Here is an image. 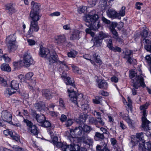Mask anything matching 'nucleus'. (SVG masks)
<instances>
[{
  "mask_svg": "<svg viewBox=\"0 0 151 151\" xmlns=\"http://www.w3.org/2000/svg\"><path fill=\"white\" fill-rule=\"evenodd\" d=\"M98 18V15L96 14L93 15L88 14L86 15L85 21L86 23V24L89 27L85 30L86 33L90 34L92 32L91 30H95L100 27V23L96 21Z\"/></svg>",
  "mask_w": 151,
  "mask_h": 151,
  "instance_id": "f257e3e1",
  "label": "nucleus"
},
{
  "mask_svg": "<svg viewBox=\"0 0 151 151\" xmlns=\"http://www.w3.org/2000/svg\"><path fill=\"white\" fill-rule=\"evenodd\" d=\"M140 75H137L135 71L131 70L129 71V76L132 79V86L136 88H138L140 86L144 87L145 86L144 79L141 75V70L139 71Z\"/></svg>",
  "mask_w": 151,
  "mask_h": 151,
  "instance_id": "f03ea898",
  "label": "nucleus"
},
{
  "mask_svg": "<svg viewBox=\"0 0 151 151\" xmlns=\"http://www.w3.org/2000/svg\"><path fill=\"white\" fill-rule=\"evenodd\" d=\"M39 53L42 57L48 58L50 64L58 61V56L53 50L50 51L48 49L41 46Z\"/></svg>",
  "mask_w": 151,
  "mask_h": 151,
  "instance_id": "7ed1b4c3",
  "label": "nucleus"
},
{
  "mask_svg": "<svg viewBox=\"0 0 151 151\" xmlns=\"http://www.w3.org/2000/svg\"><path fill=\"white\" fill-rule=\"evenodd\" d=\"M68 88L67 91L68 92V95L70 97V99L71 101L75 104H78L77 100L78 99V98L80 97V99L81 98L82 100H83L82 97L83 95L82 94H78L76 93V88L75 86V87H73L70 85L68 86L67 87Z\"/></svg>",
  "mask_w": 151,
  "mask_h": 151,
  "instance_id": "20e7f679",
  "label": "nucleus"
},
{
  "mask_svg": "<svg viewBox=\"0 0 151 151\" xmlns=\"http://www.w3.org/2000/svg\"><path fill=\"white\" fill-rule=\"evenodd\" d=\"M16 38L15 33L6 37V43L8 49L10 50H15L17 48L15 45Z\"/></svg>",
  "mask_w": 151,
  "mask_h": 151,
  "instance_id": "39448f33",
  "label": "nucleus"
},
{
  "mask_svg": "<svg viewBox=\"0 0 151 151\" xmlns=\"http://www.w3.org/2000/svg\"><path fill=\"white\" fill-rule=\"evenodd\" d=\"M23 122L27 126V129L29 132L34 135H37L39 130L35 125H33L32 123L29 120L24 119Z\"/></svg>",
  "mask_w": 151,
  "mask_h": 151,
  "instance_id": "423d86ee",
  "label": "nucleus"
},
{
  "mask_svg": "<svg viewBox=\"0 0 151 151\" xmlns=\"http://www.w3.org/2000/svg\"><path fill=\"white\" fill-rule=\"evenodd\" d=\"M143 116L142 117V127L145 130H147L151 129V123L148 120L146 117L147 115V112L146 110H142Z\"/></svg>",
  "mask_w": 151,
  "mask_h": 151,
  "instance_id": "0eeeda50",
  "label": "nucleus"
},
{
  "mask_svg": "<svg viewBox=\"0 0 151 151\" xmlns=\"http://www.w3.org/2000/svg\"><path fill=\"white\" fill-rule=\"evenodd\" d=\"M10 87L11 88H7L6 89V93L11 95L14 93L16 90L19 88V82L16 80L12 81L10 84Z\"/></svg>",
  "mask_w": 151,
  "mask_h": 151,
  "instance_id": "6e6552de",
  "label": "nucleus"
},
{
  "mask_svg": "<svg viewBox=\"0 0 151 151\" xmlns=\"http://www.w3.org/2000/svg\"><path fill=\"white\" fill-rule=\"evenodd\" d=\"M144 138L143 133L142 132L137 133L136 137H132L129 143L130 145L133 147L138 144L139 141L143 140Z\"/></svg>",
  "mask_w": 151,
  "mask_h": 151,
  "instance_id": "1a4fd4ad",
  "label": "nucleus"
},
{
  "mask_svg": "<svg viewBox=\"0 0 151 151\" xmlns=\"http://www.w3.org/2000/svg\"><path fill=\"white\" fill-rule=\"evenodd\" d=\"M70 134L72 137L71 138L73 139L76 137H78L84 135L82 127L79 126L78 127H76L74 129H71L70 130Z\"/></svg>",
  "mask_w": 151,
  "mask_h": 151,
  "instance_id": "9d476101",
  "label": "nucleus"
},
{
  "mask_svg": "<svg viewBox=\"0 0 151 151\" xmlns=\"http://www.w3.org/2000/svg\"><path fill=\"white\" fill-rule=\"evenodd\" d=\"M24 63L25 67H29L33 63V60L30 54L27 52H25L23 57Z\"/></svg>",
  "mask_w": 151,
  "mask_h": 151,
  "instance_id": "9b49d317",
  "label": "nucleus"
},
{
  "mask_svg": "<svg viewBox=\"0 0 151 151\" xmlns=\"http://www.w3.org/2000/svg\"><path fill=\"white\" fill-rule=\"evenodd\" d=\"M1 116L4 121L9 123L11 121L12 117V114L7 110L3 111L2 112Z\"/></svg>",
  "mask_w": 151,
  "mask_h": 151,
  "instance_id": "f8f14e48",
  "label": "nucleus"
},
{
  "mask_svg": "<svg viewBox=\"0 0 151 151\" xmlns=\"http://www.w3.org/2000/svg\"><path fill=\"white\" fill-rule=\"evenodd\" d=\"M38 21H31L30 22L29 29V32L32 34L33 32H37L39 29L38 25Z\"/></svg>",
  "mask_w": 151,
  "mask_h": 151,
  "instance_id": "ddd939ff",
  "label": "nucleus"
},
{
  "mask_svg": "<svg viewBox=\"0 0 151 151\" xmlns=\"http://www.w3.org/2000/svg\"><path fill=\"white\" fill-rule=\"evenodd\" d=\"M55 39L58 44L64 46L67 45V42L64 35H58L56 37Z\"/></svg>",
  "mask_w": 151,
  "mask_h": 151,
  "instance_id": "4468645a",
  "label": "nucleus"
},
{
  "mask_svg": "<svg viewBox=\"0 0 151 151\" xmlns=\"http://www.w3.org/2000/svg\"><path fill=\"white\" fill-rule=\"evenodd\" d=\"M79 147L76 145L70 144V145H65L63 147L62 151H77Z\"/></svg>",
  "mask_w": 151,
  "mask_h": 151,
  "instance_id": "2eb2a0df",
  "label": "nucleus"
},
{
  "mask_svg": "<svg viewBox=\"0 0 151 151\" xmlns=\"http://www.w3.org/2000/svg\"><path fill=\"white\" fill-rule=\"evenodd\" d=\"M98 87L100 88L106 89L108 86V83L104 80L98 79L97 80Z\"/></svg>",
  "mask_w": 151,
  "mask_h": 151,
  "instance_id": "dca6fc26",
  "label": "nucleus"
},
{
  "mask_svg": "<svg viewBox=\"0 0 151 151\" xmlns=\"http://www.w3.org/2000/svg\"><path fill=\"white\" fill-rule=\"evenodd\" d=\"M106 13L108 17L111 18H114L119 17V14L115 10L112 9H109Z\"/></svg>",
  "mask_w": 151,
  "mask_h": 151,
  "instance_id": "f3484780",
  "label": "nucleus"
},
{
  "mask_svg": "<svg viewBox=\"0 0 151 151\" xmlns=\"http://www.w3.org/2000/svg\"><path fill=\"white\" fill-rule=\"evenodd\" d=\"M133 52L132 50L127 51L124 57V58L127 60V62L130 64H131L133 60L132 59V57Z\"/></svg>",
  "mask_w": 151,
  "mask_h": 151,
  "instance_id": "a211bd4d",
  "label": "nucleus"
},
{
  "mask_svg": "<svg viewBox=\"0 0 151 151\" xmlns=\"http://www.w3.org/2000/svg\"><path fill=\"white\" fill-rule=\"evenodd\" d=\"M30 17L32 21H38L40 18L41 15H40V12L30 11Z\"/></svg>",
  "mask_w": 151,
  "mask_h": 151,
  "instance_id": "6ab92c4d",
  "label": "nucleus"
},
{
  "mask_svg": "<svg viewBox=\"0 0 151 151\" xmlns=\"http://www.w3.org/2000/svg\"><path fill=\"white\" fill-rule=\"evenodd\" d=\"M61 77L63 79L66 84L68 86L69 85L72 86L73 87H75V85L74 83V81L73 82L71 81L70 77L64 75L61 76Z\"/></svg>",
  "mask_w": 151,
  "mask_h": 151,
  "instance_id": "aec40b11",
  "label": "nucleus"
},
{
  "mask_svg": "<svg viewBox=\"0 0 151 151\" xmlns=\"http://www.w3.org/2000/svg\"><path fill=\"white\" fill-rule=\"evenodd\" d=\"M61 77L63 79L66 84L68 86L69 85L72 86L73 87H75V85L74 83V81L73 82L71 81L70 77L64 75L61 76Z\"/></svg>",
  "mask_w": 151,
  "mask_h": 151,
  "instance_id": "412c9836",
  "label": "nucleus"
},
{
  "mask_svg": "<svg viewBox=\"0 0 151 151\" xmlns=\"http://www.w3.org/2000/svg\"><path fill=\"white\" fill-rule=\"evenodd\" d=\"M61 77L63 79L66 84L68 86L69 85L72 86L73 87H75V85L74 83V81L73 82L71 81L70 77L64 75L61 76Z\"/></svg>",
  "mask_w": 151,
  "mask_h": 151,
  "instance_id": "4be33fe9",
  "label": "nucleus"
},
{
  "mask_svg": "<svg viewBox=\"0 0 151 151\" xmlns=\"http://www.w3.org/2000/svg\"><path fill=\"white\" fill-rule=\"evenodd\" d=\"M61 77L63 79L66 84L68 86L69 85L72 86L73 87H75V85L74 83V81L73 82L71 81L70 77L64 75L61 76Z\"/></svg>",
  "mask_w": 151,
  "mask_h": 151,
  "instance_id": "5701e85b",
  "label": "nucleus"
},
{
  "mask_svg": "<svg viewBox=\"0 0 151 151\" xmlns=\"http://www.w3.org/2000/svg\"><path fill=\"white\" fill-rule=\"evenodd\" d=\"M88 116L86 114H83L80 116L79 119L76 121L79 125H82L86 122L88 118Z\"/></svg>",
  "mask_w": 151,
  "mask_h": 151,
  "instance_id": "b1692460",
  "label": "nucleus"
},
{
  "mask_svg": "<svg viewBox=\"0 0 151 151\" xmlns=\"http://www.w3.org/2000/svg\"><path fill=\"white\" fill-rule=\"evenodd\" d=\"M42 96L47 99H50L52 97V92L48 89L43 90L42 91Z\"/></svg>",
  "mask_w": 151,
  "mask_h": 151,
  "instance_id": "393cba45",
  "label": "nucleus"
},
{
  "mask_svg": "<svg viewBox=\"0 0 151 151\" xmlns=\"http://www.w3.org/2000/svg\"><path fill=\"white\" fill-rule=\"evenodd\" d=\"M79 98H78V99L77 100V102L78 104H75L76 105H77V106L78 107H80L79 104H80V105L81 106V108L82 110L83 111H85L88 110L89 108V105L87 104H83V103L82 102L83 101H84V100H83L82 101V103H81V102L80 101V100H79ZM79 99L80 98H79Z\"/></svg>",
  "mask_w": 151,
  "mask_h": 151,
  "instance_id": "a878e982",
  "label": "nucleus"
},
{
  "mask_svg": "<svg viewBox=\"0 0 151 151\" xmlns=\"http://www.w3.org/2000/svg\"><path fill=\"white\" fill-rule=\"evenodd\" d=\"M32 9L31 11L34 12H40V4L34 2L32 1L31 2Z\"/></svg>",
  "mask_w": 151,
  "mask_h": 151,
  "instance_id": "bb28decb",
  "label": "nucleus"
},
{
  "mask_svg": "<svg viewBox=\"0 0 151 151\" xmlns=\"http://www.w3.org/2000/svg\"><path fill=\"white\" fill-rule=\"evenodd\" d=\"M37 122L39 123V125L41 126V125H42V123L45 120L46 118L44 115H40L39 114L35 118Z\"/></svg>",
  "mask_w": 151,
  "mask_h": 151,
  "instance_id": "cd10ccee",
  "label": "nucleus"
},
{
  "mask_svg": "<svg viewBox=\"0 0 151 151\" xmlns=\"http://www.w3.org/2000/svg\"><path fill=\"white\" fill-rule=\"evenodd\" d=\"M104 138L103 134L100 133L99 132H95L94 139L96 141H101Z\"/></svg>",
  "mask_w": 151,
  "mask_h": 151,
  "instance_id": "c85d7f7f",
  "label": "nucleus"
},
{
  "mask_svg": "<svg viewBox=\"0 0 151 151\" xmlns=\"http://www.w3.org/2000/svg\"><path fill=\"white\" fill-rule=\"evenodd\" d=\"M80 33V32L78 30L75 31L71 35L70 37V40H78L79 39V34Z\"/></svg>",
  "mask_w": 151,
  "mask_h": 151,
  "instance_id": "c756f323",
  "label": "nucleus"
},
{
  "mask_svg": "<svg viewBox=\"0 0 151 151\" xmlns=\"http://www.w3.org/2000/svg\"><path fill=\"white\" fill-rule=\"evenodd\" d=\"M83 141L84 143L90 146L92 145L93 140V139L89 137H86L83 139Z\"/></svg>",
  "mask_w": 151,
  "mask_h": 151,
  "instance_id": "7c9ffc66",
  "label": "nucleus"
},
{
  "mask_svg": "<svg viewBox=\"0 0 151 151\" xmlns=\"http://www.w3.org/2000/svg\"><path fill=\"white\" fill-rule=\"evenodd\" d=\"M6 9L8 11L9 14H12L15 12V10L11 4H8L6 6Z\"/></svg>",
  "mask_w": 151,
  "mask_h": 151,
  "instance_id": "2f4dec72",
  "label": "nucleus"
},
{
  "mask_svg": "<svg viewBox=\"0 0 151 151\" xmlns=\"http://www.w3.org/2000/svg\"><path fill=\"white\" fill-rule=\"evenodd\" d=\"M91 58L97 63H100L101 62L100 57L99 56V55L97 53H93Z\"/></svg>",
  "mask_w": 151,
  "mask_h": 151,
  "instance_id": "473e14b6",
  "label": "nucleus"
},
{
  "mask_svg": "<svg viewBox=\"0 0 151 151\" xmlns=\"http://www.w3.org/2000/svg\"><path fill=\"white\" fill-rule=\"evenodd\" d=\"M97 37V38L102 40L104 38H108L109 36L107 33H106L102 32H100L99 33V35Z\"/></svg>",
  "mask_w": 151,
  "mask_h": 151,
  "instance_id": "72a5a7b5",
  "label": "nucleus"
},
{
  "mask_svg": "<svg viewBox=\"0 0 151 151\" xmlns=\"http://www.w3.org/2000/svg\"><path fill=\"white\" fill-rule=\"evenodd\" d=\"M1 68L3 71H6L9 72L11 70V68L7 64H3L1 66Z\"/></svg>",
  "mask_w": 151,
  "mask_h": 151,
  "instance_id": "f704fd0d",
  "label": "nucleus"
},
{
  "mask_svg": "<svg viewBox=\"0 0 151 151\" xmlns=\"http://www.w3.org/2000/svg\"><path fill=\"white\" fill-rule=\"evenodd\" d=\"M96 149L97 151H110L108 148L104 146L98 145L96 146Z\"/></svg>",
  "mask_w": 151,
  "mask_h": 151,
  "instance_id": "c9c22d12",
  "label": "nucleus"
},
{
  "mask_svg": "<svg viewBox=\"0 0 151 151\" xmlns=\"http://www.w3.org/2000/svg\"><path fill=\"white\" fill-rule=\"evenodd\" d=\"M13 65L14 70L20 68L23 65L22 62V61H20L17 62H14Z\"/></svg>",
  "mask_w": 151,
  "mask_h": 151,
  "instance_id": "e433bc0d",
  "label": "nucleus"
},
{
  "mask_svg": "<svg viewBox=\"0 0 151 151\" xmlns=\"http://www.w3.org/2000/svg\"><path fill=\"white\" fill-rule=\"evenodd\" d=\"M82 129L84 134L85 133L88 134L92 130L91 127L86 125H84L82 127Z\"/></svg>",
  "mask_w": 151,
  "mask_h": 151,
  "instance_id": "4c0bfd02",
  "label": "nucleus"
},
{
  "mask_svg": "<svg viewBox=\"0 0 151 151\" xmlns=\"http://www.w3.org/2000/svg\"><path fill=\"white\" fill-rule=\"evenodd\" d=\"M148 34V32L146 29H145L143 30L140 34V36L142 38L141 41H143L147 37Z\"/></svg>",
  "mask_w": 151,
  "mask_h": 151,
  "instance_id": "58836bf2",
  "label": "nucleus"
},
{
  "mask_svg": "<svg viewBox=\"0 0 151 151\" xmlns=\"http://www.w3.org/2000/svg\"><path fill=\"white\" fill-rule=\"evenodd\" d=\"M35 106L37 110L40 111L41 110L42 108L44 107V105L42 102L40 101L37 103L35 104Z\"/></svg>",
  "mask_w": 151,
  "mask_h": 151,
  "instance_id": "ea45409f",
  "label": "nucleus"
},
{
  "mask_svg": "<svg viewBox=\"0 0 151 151\" xmlns=\"http://www.w3.org/2000/svg\"><path fill=\"white\" fill-rule=\"evenodd\" d=\"M150 105V102H147L145 104L141 106L140 109L141 110H146L148 108Z\"/></svg>",
  "mask_w": 151,
  "mask_h": 151,
  "instance_id": "a19ab883",
  "label": "nucleus"
},
{
  "mask_svg": "<svg viewBox=\"0 0 151 151\" xmlns=\"http://www.w3.org/2000/svg\"><path fill=\"white\" fill-rule=\"evenodd\" d=\"M94 39L95 41L94 42V45L96 46L97 47L100 46L101 44V42L100 41L101 40L97 39L96 36L94 38Z\"/></svg>",
  "mask_w": 151,
  "mask_h": 151,
  "instance_id": "79ce46f5",
  "label": "nucleus"
},
{
  "mask_svg": "<svg viewBox=\"0 0 151 151\" xmlns=\"http://www.w3.org/2000/svg\"><path fill=\"white\" fill-rule=\"evenodd\" d=\"M145 151L146 150L148 151H151V143L149 142H147L145 143Z\"/></svg>",
  "mask_w": 151,
  "mask_h": 151,
  "instance_id": "37998d69",
  "label": "nucleus"
},
{
  "mask_svg": "<svg viewBox=\"0 0 151 151\" xmlns=\"http://www.w3.org/2000/svg\"><path fill=\"white\" fill-rule=\"evenodd\" d=\"M10 136L14 140L17 141L19 139V137L18 134H16L15 132L11 133Z\"/></svg>",
  "mask_w": 151,
  "mask_h": 151,
  "instance_id": "c03bdc74",
  "label": "nucleus"
},
{
  "mask_svg": "<svg viewBox=\"0 0 151 151\" xmlns=\"http://www.w3.org/2000/svg\"><path fill=\"white\" fill-rule=\"evenodd\" d=\"M42 124H43L41 125V126L46 128L50 127L51 126L50 123L49 121L46 120V119L44 121Z\"/></svg>",
  "mask_w": 151,
  "mask_h": 151,
  "instance_id": "a18cd8bd",
  "label": "nucleus"
},
{
  "mask_svg": "<svg viewBox=\"0 0 151 151\" xmlns=\"http://www.w3.org/2000/svg\"><path fill=\"white\" fill-rule=\"evenodd\" d=\"M77 54V52L75 51H71L68 53V57L71 58H75Z\"/></svg>",
  "mask_w": 151,
  "mask_h": 151,
  "instance_id": "49530a36",
  "label": "nucleus"
},
{
  "mask_svg": "<svg viewBox=\"0 0 151 151\" xmlns=\"http://www.w3.org/2000/svg\"><path fill=\"white\" fill-rule=\"evenodd\" d=\"M125 6H122L121 9L120 10L119 13H118L119 14V17L121 16H124L125 14Z\"/></svg>",
  "mask_w": 151,
  "mask_h": 151,
  "instance_id": "de8ad7c7",
  "label": "nucleus"
},
{
  "mask_svg": "<svg viewBox=\"0 0 151 151\" xmlns=\"http://www.w3.org/2000/svg\"><path fill=\"white\" fill-rule=\"evenodd\" d=\"M112 40L111 39H109L107 40V47L111 50L113 47L112 43Z\"/></svg>",
  "mask_w": 151,
  "mask_h": 151,
  "instance_id": "09e8293b",
  "label": "nucleus"
},
{
  "mask_svg": "<svg viewBox=\"0 0 151 151\" xmlns=\"http://www.w3.org/2000/svg\"><path fill=\"white\" fill-rule=\"evenodd\" d=\"M60 106L63 108H65V105L62 98H60L59 101Z\"/></svg>",
  "mask_w": 151,
  "mask_h": 151,
  "instance_id": "8fccbe9b",
  "label": "nucleus"
},
{
  "mask_svg": "<svg viewBox=\"0 0 151 151\" xmlns=\"http://www.w3.org/2000/svg\"><path fill=\"white\" fill-rule=\"evenodd\" d=\"M101 97V96H96V99H93V103L99 104L100 103Z\"/></svg>",
  "mask_w": 151,
  "mask_h": 151,
  "instance_id": "3c124183",
  "label": "nucleus"
},
{
  "mask_svg": "<svg viewBox=\"0 0 151 151\" xmlns=\"http://www.w3.org/2000/svg\"><path fill=\"white\" fill-rule=\"evenodd\" d=\"M145 143L143 141L142 142V143L140 142L139 143V150H141L142 151H145Z\"/></svg>",
  "mask_w": 151,
  "mask_h": 151,
  "instance_id": "603ef678",
  "label": "nucleus"
},
{
  "mask_svg": "<svg viewBox=\"0 0 151 151\" xmlns=\"http://www.w3.org/2000/svg\"><path fill=\"white\" fill-rule=\"evenodd\" d=\"M89 121L90 123L94 124L97 125V120L95 119L93 117H91L89 119ZM97 127V126H96Z\"/></svg>",
  "mask_w": 151,
  "mask_h": 151,
  "instance_id": "864d4df0",
  "label": "nucleus"
},
{
  "mask_svg": "<svg viewBox=\"0 0 151 151\" xmlns=\"http://www.w3.org/2000/svg\"><path fill=\"white\" fill-rule=\"evenodd\" d=\"M58 62H59L60 63V65H63V68L65 69V70H69V68L67 66L65 62L64 61H60L59 60H58V61L57 63Z\"/></svg>",
  "mask_w": 151,
  "mask_h": 151,
  "instance_id": "5fc2aeb1",
  "label": "nucleus"
},
{
  "mask_svg": "<svg viewBox=\"0 0 151 151\" xmlns=\"http://www.w3.org/2000/svg\"><path fill=\"white\" fill-rule=\"evenodd\" d=\"M33 75V74L32 73H28L26 75L25 78L28 80H32V78Z\"/></svg>",
  "mask_w": 151,
  "mask_h": 151,
  "instance_id": "6e6d98bb",
  "label": "nucleus"
},
{
  "mask_svg": "<svg viewBox=\"0 0 151 151\" xmlns=\"http://www.w3.org/2000/svg\"><path fill=\"white\" fill-rule=\"evenodd\" d=\"M0 84L2 86H5L7 85V82L4 79L0 77Z\"/></svg>",
  "mask_w": 151,
  "mask_h": 151,
  "instance_id": "4d7b16f0",
  "label": "nucleus"
},
{
  "mask_svg": "<svg viewBox=\"0 0 151 151\" xmlns=\"http://www.w3.org/2000/svg\"><path fill=\"white\" fill-rule=\"evenodd\" d=\"M145 59L147 60L148 63H149L150 70H151V57L150 55H147L145 57Z\"/></svg>",
  "mask_w": 151,
  "mask_h": 151,
  "instance_id": "13d9d810",
  "label": "nucleus"
},
{
  "mask_svg": "<svg viewBox=\"0 0 151 151\" xmlns=\"http://www.w3.org/2000/svg\"><path fill=\"white\" fill-rule=\"evenodd\" d=\"M97 119L98 120H97V124L99 123L101 126H103L104 125L105 123L101 117H99L97 118Z\"/></svg>",
  "mask_w": 151,
  "mask_h": 151,
  "instance_id": "bf43d9fd",
  "label": "nucleus"
},
{
  "mask_svg": "<svg viewBox=\"0 0 151 151\" xmlns=\"http://www.w3.org/2000/svg\"><path fill=\"white\" fill-rule=\"evenodd\" d=\"M110 50L115 52H121V48L118 47H113Z\"/></svg>",
  "mask_w": 151,
  "mask_h": 151,
  "instance_id": "052dcab7",
  "label": "nucleus"
},
{
  "mask_svg": "<svg viewBox=\"0 0 151 151\" xmlns=\"http://www.w3.org/2000/svg\"><path fill=\"white\" fill-rule=\"evenodd\" d=\"M126 122H127V123H128L129 126L130 127H133L134 125L132 123V120H131L129 118V117H127V118L125 119Z\"/></svg>",
  "mask_w": 151,
  "mask_h": 151,
  "instance_id": "680f3d73",
  "label": "nucleus"
},
{
  "mask_svg": "<svg viewBox=\"0 0 151 151\" xmlns=\"http://www.w3.org/2000/svg\"><path fill=\"white\" fill-rule=\"evenodd\" d=\"M96 1V0H88V2L91 6L92 7L95 5Z\"/></svg>",
  "mask_w": 151,
  "mask_h": 151,
  "instance_id": "e2e57ef3",
  "label": "nucleus"
},
{
  "mask_svg": "<svg viewBox=\"0 0 151 151\" xmlns=\"http://www.w3.org/2000/svg\"><path fill=\"white\" fill-rule=\"evenodd\" d=\"M2 59H3L6 62H9L11 60L10 58L7 56V55L6 54H5L3 55Z\"/></svg>",
  "mask_w": 151,
  "mask_h": 151,
  "instance_id": "0e129e2a",
  "label": "nucleus"
},
{
  "mask_svg": "<svg viewBox=\"0 0 151 151\" xmlns=\"http://www.w3.org/2000/svg\"><path fill=\"white\" fill-rule=\"evenodd\" d=\"M111 32L112 33L114 36L116 37H118V33L116 32V30L113 27H112L111 28Z\"/></svg>",
  "mask_w": 151,
  "mask_h": 151,
  "instance_id": "69168bd1",
  "label": "nucleus"
},
{
  "mask_svg": "<svg viewBox=\"0 0 151 151\" xmlns=\"http://www.w3.org/2000/svg\"><path fill=\"white\" fill-rule=\"evenodd\" d=\"M73 119H70L68 120L67 122L65 123V125L67 127H68L71 126L73 123Z\"/></svg>",
  "mask_w": 151,
  "mask_h": 151,
  "instance_id": "338daca9",
  "label": "nucleus"
},
{
  "mask_svg": "<svg viewBox=\"0 0 151 151\" xmlns=\"http://www.w3.org/2000/svg\"><path fill=\"white\" fill-rule=\"evenodd\" d=\"M73 70L74 72L77 73H80V70L79 68L77 67H75L74 66H72Z\"/></svg>",
  "mask_w": 151,
  "mask_h": 151,
  "instance_id": "774afa93",
  "label": "nucleus"
}]
</instances>
